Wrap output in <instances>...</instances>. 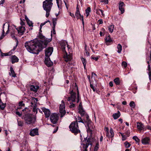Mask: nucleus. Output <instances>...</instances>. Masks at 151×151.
<instances>
[{
    "instance_id": "1",
    "label": "nucleus",
    "mask_w": 151,
    "mask_h": 151,
    "mask_svg": "<svg viewBox=\"0 0 151 151\" xmlns=\"http://www.w3.org/2000/svg\"><path fill=\"white\" fill-rule=\"evenodd\" d=\"M49 40V41L50 40ZM49 41L45 42V45L44 46L39 40H33L26 42L24 46L27 51L30 53L38 54L43 49L46 47Z\"/></svg>"
},
{
    "instance_id": "2",
    "label": "nucleus",
    "mask_w": 151,
    "mask_h": 151,
    "mask_svg": "<svg viewBox=\"0 0 151 151\" xmlns=\"http://www.w3.org/2000/svg\"><path fill=\"white\" fill-rule=\"evenodd\" d=\"M29 111L27 108H25L22 110L24 115L22 116V119L24 120L25 123L27 124H33L35 122L36 118V116L32 114H28Z\"/></svg>"
},
{
    "instance_id": "3",
    "label": "nucleus",
    "mask_w": 151,
    "mask_h": 151,
    "mask_svg": "<svg viewBox=\"0 0 151 151\" xmlns=\"http://www.w3.org/2000/svg\"><path fill=\"white\" fill-rule=\"evenodd\" d=\"M60 45L63 52H65L63 57L65 61L66 62L70 61L72 59V55L71 54L68 55L65 50L66 47H67L68 49L69 48L67 43L65 41H63L61 42Z\"/></svg>"
},
{
    "instance_id": "4",
    "label": "nucleus",
    "mask_w": 151,
    "mask_h": 151,
    "mask_svg": "<svg viewBox=\"0 0 151 151\" xmlns=\"http://www.w3.org/2000/svg\"><path fill=\"white\" fill-rule=\"evenodd\" d=\"M52 0H45L43 2V8L46 12V17H48L52 5Z\"/></svg>"
},
{
    "instance_id": "5",
    "label": "nucleus",
    "mask_w": 151,
    "mask_h": 151,
    "mask_svg": "<svg viewBox=\"0 0 151 151\" xmlns=\"http://www.w3.org/2000/svg\"><path fill=\"white\" fill-rule=\"evenodd\" d=\"M69 128L70 131L75 135L80 132L77 120L72 122L69 126Z\"/></svg>"
},
{
    "instance_id": "6",
    "label": "nucleus",
    "mask_w": 151,
    "mask_h": 151,
    "mask_svg": "<svg viewBox=\"0 0 151 151\" xmlns=\"http://www.w3.org/2000/svg\"><path fill=\"white\" fill-rule=\"evenodd\" d=\"M59 117L58 114L55 113L52 114L50 117V119L51 122L53 124L56 123Z\"/></svg>"
},
{
    "instance_id": "7",
    "label": "nucleus",
    "mask_w": 151,
    "mask_h": 151,
    "mask_svg": "<svg viewBox=\"0 0 151 151\" xmlns=\"http://www.w3.org/2000/svg\"><path fill=\"white\" fill-rule=\"evenodd\" d=\"M39 37L42 40V41H39L40 42V43H42V44L44 45V46H45V42H46L48 41H49V40H50L49 41V42H50L51 40L50 39H47V38H46L45 37L42 35V34L41 33L39 32V34L38 35Z\"/></svg>"
},
{
    "instance_id": "8",
    "label": "nucleus",
    "mask_w": 151,
    "mask_h": 151,
    "mask_svg": "<svg viewBox=\"0 0 151 151\" xmlns=\"http://www.w3.org/2000/svg\"><path fill=\"white\" fill-rule=\"evenodd\" d=\"M69 93L70 94V96L68 97L67 100L68 101H71L72 102H74L76 99V93L73 92V90L70 91Z\"/></svg>"
},
{
    "instance_id": "9",
    "label": "nucleus",
    "mask_w": 151,
    "mask_h": 151,
    "mask_svg": "<svg viewBox=\"0 0 151 151\" xmlns=\"http://www.w3.org/2000/svg\"><path fill=\"white\" fill-rule=\"evenodd\" d=\"M137 127L139 131L140 132L144 131L146 130L144 124L141 122L137 123Z\"/></svg>"
},
{
    "instance_id": "10",
    "label": "nucleus",
    "mask_w": 151,
    "mask_h": 151,
    "mask_svg": "<svg viewBox=\"0 0 151 151\" xmlns=\"http://www.w3.org/2000/svg\"><path fill=\"white\" fill-rule=\"evenodd\" d=\"M53 51L52 47H49L47 48L45 50V55L46 57H49L51 55Z\"/></svg>"
},
{
    "instance_id": "11",
    "label": "nucleus",
    "mask_w": 151,
    "mask_h": 151,
    "mask_svg": "<svg viewBox=\"0 0 151 151\" xmlns=\"http://www.w3.org/2000/svg\"><path fill=\"white\" fill-rule=\"evenodd\" d=\"M60 112L61 114V117H62L66 113L65 104H60Z\"/></svg>"
},
{
    "instance_id": "12",
    "label": "nucleus",
    "mask_w": 151,
    "mask_h": 151,
    "mask_svg": "<svg viewBox=\"0 0 151 151\" xmlns=\"http://www.w3.org/2000/svg\"><path fill=\"white\" fill-rule=\"evenodd\" d=\"M44 62L45 64L49 67L51 66L53 64L52 62L51 61L49 57H45Z\"/></svg>"
},
{
    "instance_id": "13",
    "label": "nucleus",
    "mask_w": 151,
    "mask_h": 151,
    "mask_svg": "<svg viewBox=\"0 0 151 151\" xmlns=\"http://www.w3.org/2000/svg\"><path fill=\"white\" fill-rule=\"evenodd\" d=\"M39 89V86L36 84H34L33 85H31L30 87V90L32 91L35 92H37Z\"/></svg>"
},
{
    "instance_id": "14",
    "label": "nucleus",
    "mask_w": 151,
    "mask_h": 151,
    "mask_svg": "<svg viewBox=\"0 0 151 151\" xmlns=\"http://www.w3.org/2000/svg\"><path fill=\"white\" fill-rule=\"evenodd\" d=\"M19 34H20L21 35H23L25 30V27L23 26H20L19 28H16Z\"/></svg>"
},
{
    "instance_id": "15",
    "label": "nucleus",
    "mask_w": 151,
    "mask_h": 151,
    "mask_svg": "<svg viewBox=\"0 0 151 151\" xmlns=\"http://www.w3.org/2000/svg\"><path fill=\"white\" fill-rule=\"evenodd\" d=\"M29 134L33 137L38 135V129L37 128L33 129L30 131Z\"/></svg>"
},
{
    "instance_id": "16",
    "label": "nucleus",
    "mask_w": 151,
    "mask_h": 151,
    "mask_svg": "<svg viewBox=\"0 0 151 151\" xmlns=\"http://www.w3.org/2000/svg\"><path fill=\"white\" fill-rule=\"evenodd\" d=\"M38 101L37 99L32 97L31 100L30 101L31 104V106L34 107V108L37 107V103Z\"/></svg>"
},
{
    "instance_id": "17",
    "label": "nucleus",
    "mask_w": 151,
    "mask_h": 151,
    "mask_svg": "<svg viewBox=\"0 0 151 151\" xmlns=\"http://www.w3.org/2000/svg\"><path fill=\"white\" fill-rule=\"evenodd\" d=\"M42 109V111L44 112L45 117L46 118L49 117L50 114V112L49 109L44 107H43Z\"/></svg>"
},
{
    "instance_id": "18",
    "label": "nucleus",
    "mask_w": 151,
    "mask_h": 151,
    "mask_svg": "<svg viewBox=\"0 0 151 151\" xmlns=\"http://www.w3.org/2000/svg\"><path fill=\"white\" fill-rule=\"evenodd\" d=\"M125 6L124 2L122 1H120L119 3V9L121 11V14H123L124 12V9L123 7Z\"/></svg>"
},
{
    "instance_id": "19",
    "label": "nucleus",
    "mask_w": 151,
    "mask_h": 151,
    "mask_svg": "<svg viewBox=\"0 0 151 151\" xmlns=\"http://www.w3.org/2000/svg\"><path fill=\"white\" fill-rule=\"evenodd\" d=\"M79 111L78 112L81 114V116H84L85 115V111L83 109V108L82 107V106L81 104H80L78 107Z\"/></svg>"
},
{
    "instance_id": "20",
    "label": "nucleus",
    "mask_w": 151,
    "mask_h": 151,
    "mask_svg": "<svg viewBox=\"0 0 151 151\" xmlns=\"http://www.w3.org/2000/svg\"><path fill=\"white\" fill-rule=\"evenodd\" d=\"M150 139L148 137H145L142 140V143L144 145L148 144L149 143Z\"/></svg>"
},
{
    "instance_id": "21",
    "label": "nucleus",
    "mask_w": 151,
    "mask_h": 151,
    "mask_svg": "<svg viewBox=\"0 0 151 151\" xmlns=\"http://www.w3.org/2000/svg\"><path fill=\"white\" fill-rule=\"evenodd\" d=\"M10 70L11 72L9 73V74L10 76H11L13 77H15L16 76V74L13 68L12 67H10Z\"/></svg>"
},
{
    "instance_id": "22",
    "label": "nucleus",
    "mask_w": 151,
    "mask_h": 151,
    "mask_svg": "<svg viewBox=\"0 0 151 151\" xmlns=\"http://www.w3.org/2000/svg\"><path fill=\"white\" fill-rule=\"evenodd\" d=\"M12 63H14L16 62H18L19 59L15 55H13L12 56Z\"/></svg>"
},
{
    "instance_id": "23",
    "label": "nucleus",
    "mask_w": 151,
    "mask_h": 151,
    "mask_svg": "<svg viewBox=\"0 0 151 151\" xmlns=\"http://www.w3.org/2000/svg\"><path fill=\"white\" fill-rule=\"evenodd\" d=\"M82 148L81 149L82 151H88L87 148L89 145L86 144H82Z\"/></svg>"
},
{
    "instance_id": "24",
    "label": "nucleus",
    "mask_w": 151,
    "mask_h": 151,
    "mask_svg": "<svg viewBox=\"0 0 151 151\" xmlns=\"http://www.w3.org/2000/svg\"><path fill=\"white\" fill-rule=\"evenodd\" d=\"M120 116V113L119 111H118L117 113H115L113 114V117L114 119H118Z\"/></svg>"
},
{
    "instance_id": "25",
    "label": "nucleus",
    "mask_w": 151,
    "mask_h": 151,
    "mask_svg": "<svg viewBox=\"0 0 151 151\" xmlns=\"http://www.w3.org/2000/svg\"><path fill=\"white\" fill-rule=\"evenodd\" d=\"M15 29L12 30L11 33V36L13 39L16 40V41H17L18 40L15 37Z\"/></svg>"
},
{
    "instance_id": "26",
    "label": "nucleus",
    "mask_w": 151,
    "mask_h": 151,
    "mask_svg": "<svg viewBox=\"0 0 151 151\" xmlns=\"http://www.w3.org/2000/svg\"><path fill=\"white\" fill-rule=\"evenodd\" d=\"M25 104L23 103V101H21L19 102L18 107L17 108V109H21L22 108V107L24 106Z\"/></svg>"
},
{
    "instance_id": "27",
    "label": "nucleus",
    "mask_w": 151,
    "mask_h": 151,
    "mask_svg": "<svg viewBox=\"0 0 151 151\" xmlns=\"http://www.w3.org/2000/svg\"><path fill=\"white\" fill-rule=\"evenodd\" d=\"M86 13V17H88L90 14L91 12V8L90 7H88L85 10Z\"/></svg>"
},
{
    "instance_id": "28",
    "label": "nucleus",
    "mask_w": 151,
    "mask_h": 151,
    "mask_svg": "<svg viewBox=\"0 0 151 151\" xmlns=\"http://www.w3.org/2000/svg\"><path fill=\"white\" fill-rule=\"evenodd\" d=\"M5 24H4L3 25L2 32V34L1 37H0V40H1L2 39L4 38V37L5 36V35H4L5 32L4 31V26L5 25Z\"/></svg>"
},
{
    "instance_id": "29",
    "label": "nucleus",
    "mask_w": 151,
    "mask_h": 151,
    "mask_svg": "<svg viewBox=\"0 0 151 151\" xmlns=\"http://www.w3.org/2000/svg\"><path fill=\"white\" fill-rule=\"evenodd\" d=\"M75 15L77 19H81V17H82V16L81 15L80 12H76Z\"/></svg>"
},
{
    "instance_id": "30",
    "label": "nucleus",
    "mask_w": 151,
    "mask_h": 151,
    "mask_svg": "<svg viewBox=\"0 0 151 151\" xmlns=\"http://www.w3.org/2000/svg\"><path fill=\"white\" fill-rule=\"evenodd\" d=\"M100 12L101 13V15L102 16H104V14L103 13V11L102 10L99 9H96V13L98 14V15H100Z\"/></svg>"
},
{
    "instance_id": "31",
    "label": "nucleus",
    "mask_w": 151,
    "mask_h": 151,
    "mask_svg": "<svg viewBox=\"0 0 151 151\" xmlns=\"http://www.w3.org/2000/svg\"><path fill=\"white\" fill-rule=\"evenodd\" d=\"M117 48L118 49L117 52L118 53H120L122 50V45L120 44H119L117 45Z\"/></svg>"
},
{
    "instance_id": "32",
    "label": "nucleus",
    "mask_w": 151,
    "mask_h": 151,
    "mask_svg": "<svg viewBox=\"0 0 151 151\" xmlns=\"http://www.w3.org/2000/svg\"><path fill=\"white\" fill-rule=\"evenodd\" d=\"M114 81L116 85H119L120 83L119 78H116L114 79Z\"/></svg>"
},
{
    "instance_id": "33",
    "label": "nucleus",
    "mask_w": 151,
    "mask_h": 151,
    "mask_svg": "<svg viewBox=\"0 0 151 151\" xmlns=\"http://www.w3.org/2000/svg\"><path fill=\"white\" fill-rule=\"evenodd\" d=\"M114 28V26L113 24L109 26L108 27V29L109 32L111 33H112L113 31Z\"/></svg>"
},
{
    "instance_id": "34",
    "label": "nucleus",
    "mask_w": 151,
    "mask_h": 151,
    "mask_svg": "<svg viewBox=\"0 0 151 151\" xmlns=\"http://www.w3.org/2000/svg\"><path fill=\"white\" fill-rule=\"evenodd\" d=\"M148 70L149 71L148 75L149 79H151V71L150 65L149 64L148 66Z\"/></svg>"
},
{
    "instance_id": "35",
    "label": "nucleus",
    "mask_w": 151,
    "mask_h": 151,
    "mask_svg": "<svg viewBox=\"0 0 151 151\" xmlns=\"http://www.w3.org/2000/svg\"><path fill=\"white\" fill-rule=\"evenodd\" d=\"M105 40L106 43L110 42L112 41L111 38L109 36L106 37Z\"/></svg>"
},
{
    "instance_id": "36",
    "label": "nucleus",
    "mask_w": 151,
    "mask_h": 151,
    "mask_svg": "<svg viewBox=\"0 0 151 151\" xmlns=\"http://www.w3.org/2000/svg\"><path fill=\"white\" fill-rule=\"evenodd\" d=\"M81 60L83 64L84 67L85 69H86V62L85 59L82 58H81Z\"/></svg>"
},
{
    "instance_id": "37",
    "label": "nucleus",
    "mask_w": 151,
    "mask_h": 151,
    "mask_svg": "<svg viewBox=\"0 0 151 151\" xmlns=\"http://www.w3.org/2000/svg\"><path fill=\"white\" fill-rule=\"evenodd\" d=\"M110 137L111 138H112L114 136V133L113 129L111 128L110 129Z\"/></svg>"
},
{
    "instance_id": "38",
    "label": "nucleus",
    "mask_w": 151,
    "mask_h": 151,
    "mask_svg": "<svg viewBox=\"0 0 151 151\" xmlns=\"http://www.w3.org/2000/svg\"><path fill=\"white\" fill-rule=\"evenodd\" d=\"M57 20V18H54L52 19V23L53 24V26L55 27L56 25V21Z\"/></svg>"
},
{
    "instance_id": "39",
    "label": "nucleus",
    "mask_w": 151,
    "mask_h": 151,
    "mask_svg": "<svg viewBox=\"0 0 151 151\" xmlns=\"http://www.w3.org/2000/svg\"><path fill=\"white\" fill-rule=\"evenodd\" d=\"M129 105L132 108H134L135 107V105L134 101H131L129 104Z\"/></svg>"
},
{
    "instance_id": "40",
    "label": "nucleus",
    "mask_w": 151,
    "mask_h": 151,
    "mask_svg": "<svg viewBox=\"0 0 151 151\" xmlns=\"http://www.w3.org/2000/svg\"><path fill=\"white\" fill-rule=\"evenodd\" d=\"M86 144L88 145H92V144L91 142V139L90 138H88Z\"/></svg>"
},
{
    "instance_id": "41",
    "label": "nucleus",
    "mask_w": 151,
    "mask_h": 151,
    "mask_svg": "<svg viewBox=\"0 0 151 151\" xmlns=\"http://www.w3.org/2000/svg\"><path fill=\"white\" fill-rule=\"evenodd\" d=\"M27 22L28 24L30 27L32 26L33 27V23L32 22V21L29 20H27Z\"/></svg>"
},
{
    "instance_id": "42",
    "label": "nucleus",
    "mask_w": 151,
    "mask_h": 151,
    "mask_svg": "<svg viewBox=\"0 0 151 151\" xmlns=\"http://www.w3.org/2000/svg\"><path fill=\"white\" fill-rule=\"evenodd\" d=\"M133 139H134L137 142H139L140 140L137 136H134Z\"/></svg>"
},
{
    "instance_id": "43",
    "label": "nucleus",
    "mask_w": 151,
    "mask_h": 151,
    "mask_svg": "<svg viewBox=\"0 0 151 151\" xmlns=\"http://www.w3.org/2000/svg\"><path fill=\"white\" fill-rule=\"evenodd\" d=\"M99 143L98 142H97L96 143V145L95 146L94 148V151H97L99 149Z\"/></svg>"
},
{
    "instance_id": "44",
    "label": "nucleus",
    "mask_w": 151,
    "mask_h": 151,
    "mask_svg": "<svg viewBox=\"0 0 151 151\" xmlns=\"http://www.w3.org/2000/svg\"><path fill=\"white\" fill-rule=\"evenodd\" d=\"M18 125L19 126H22L23 124V122L21 121H18L17 120Z\"/></svg>"
},
{
    "instance_id": "45",
    "label": "nucleus",
    "mask_w": 151,
    "mask_h": 151,
    "mask_svg": "<svg viewBox=\"0 0 151 151\" xmlns=\"http://www.w3.org/2000/svg\"><path fill=\"white\" fill-rule=\"evenodd\" d=\"M124 145L127 148L129 147L131 145L129 143H128L127 142H126L124 143Z\"/></svg>"
},
{
    "instance_id": "46",
    "label": "nucleus",
    "mask_w": 151,
    "mask_h": 151,
    "mask_svg": "<svg viewBox=\"0 0 151 151\" xmlns=\"http://www.w3.org/2000/svg\"><path fill=\"white\" fill-rule=\"evenodd\" d=\"M122 66L125 68L127 66V63L125 61H123L122 64Z\"/></svg>"
},
{
    "instance_id": "47",
    "label": "nucleus",
    "mask_w": 151,
    "mask_h": 151,
    "mask_svg": "<svg viewBox=\"0 0 151 151\" xmlns=\"http://www.w3.org/2000/svg\"><path fill=\"white\" fill-rule=\"evenodd\" d=\"M86 119V122H90V120H89V116L87 114H86L85 115H84Z\"/></svg>"
},
{
    "instance_id": "48",
    "label": "nucleus",
    "mask_w": 151,
    "mask_h": 151,
    "mask_svg": "<svg viewBox=\"0 0 151 151\" xmlns=\"http://www.w3.org/2000/svg\"><path fill=\"white\" fill-rule=\"evenodd\" d=\"M85 53H86V55L87 56H89L90 55L89 53L88 52L87 50H86V45H85Z\"/></svg>"
},
{
    "instance_id": "49",
    "label": "nucleus",
    "mask_w": 151,
    "mask_h": 151,
    "mask_svg": "<svg viewBox=\"0 0 151 151\" xmlns=\"http://www.w3.org/2000/svg\"><path fill=\"white\" fill-rule=\"evenodd\" d=\"M50 21L49 20H48L47 21H45V22H44V23H42L40 25V27L41 28H42V27L45 25L48 22H49Z\"/></svg>"
},
{
    "instance_id": "50",
    "label": "nucleus",
    "mask_w": 151,
    "mask_h": 151,
    "mask_svg": "<svg viewBox=\"0 0 151 151\" xmlns=\"http://www.w3.org/2000/svg\"><path fill=\"white\" fill-rule=\"evenodd\" d=\"M90 87L93 89V91L94 92H95V89L94 88V87L93 86V85L91 83V82H90Z\"/></svg>"
},
{
    "instance_id": "51",
    "label": "nucleus",
    "mask_w": 151,
    "mask_h": 151,
    "mask_svg": "<svg viewBox=\"0 0 151 151\" xmlns=\"http://www.w3.org/2000/svg\"><path fill=\"white\" fill-rule=\"evenodd\" d=\"M78 122H81L82 123L84 124V122H83V121L81 120V117H78Z\"/></svg>"
},
{
    "instance_id": "52",
    "label": "nucleus",
    "mask_w": 151,
    "mask_h": 151,
    "mask_svg": "<svg viewBox=\"0 0 151 151\" xmlns=\"http://www.w3.org/2000/svg\"><path fill=\"white\" fill-rule=\"evenodd\" d=\"M55 27H52V31H51V32H52L53 34H55L56 33L55 31Z\"/></svg>"
},
{
    "instance_id": "53",
    "label": "nucleus",
    "mask_w": 151,
    "mask_h": 151,
    "mask_svg": "<svg viewBox=\"0 0 151 151\" xmlns=\"http://www.w3.org/2000/svg\"><path fill=\"white\" fill-rule=\"evenodd\" d=\"M16 114L19 116L21 117V116L22 115V113H20L19 111H16L15 113Z\"/></svg>"
},
{
    "instance_id": "54",
    "label": "nucleus",
    "mask_w": 151,
    "mask_h": 151,
    "mask_svg": "<svg viewBox=\"0 0 151 151\" xmlns=\"http://www.w3.org/2000/svg\"><path fill=\"white\" fill-rule=\"evenodd\" d=\"M1 55L2 56H7L9 55V53H2L1 52Z\"/></svg>"
},
{
    "instance_id": "55",
    "label": "nucleus",
    "mask_w": 151,
    "mask_h": 151,
    "mask_svg": "<svg viewBox=\"0 0 151 151\" xmlns=\"http://www.w3.org/2000/svg\"><path fill=\"white\" fill-rule=\"evenodd\" d=\"M91 59H93L95 60L96 61H97L99 58V57H94L93 56H91Z\"/></svg>"
},
{
    "instance_id": "56",
    "label": "nucleus",
    "mask_w": 151,
    "mask_h": 151,
    "mask_svg": "<svg viewBox=\"0 0 151 151\" xmlns=\"http://www.w3.org/2000/svg\"><path fill=\"white\" fill-rule=\"evenodd\" d=\"M101 2H104L105 4H107L108 3V0H103L101 1Z\"/></svg>"
},
{
    "instance_id": "57",
    "label": "nucleus",
    "mask_w": 151,
    "mask_h": 151,
    "mask_svg": "<svg viewBox=\"0 0 151 151\" xmlns=\"http://www.w3.org/2000/svg\"><path fill=\"white\" fill-rule=\"evenodd\" d=\"M81 20L82 22V24L83 26V27H84V18L83 16H82V18L81 19Z\"/></svg>"
},
{
    "instance_id": "58",
    "label": "nucleus",
    "mask_w": 151,
    "mask_h": 151,
    "mask_svg": "<svg viewBox=\"0 0 151 151\" xmlns=\"http://www.w3.org/2000/svg\"><path fill=\"white\" fill-rule=\"evenodd\" d=\"M98 22L99 24H101L103 23V22L102 19H100L98 21Z\"/></svg>"
},
{
    "instance_id": "59",
    "label": "nucleus",
    "mask_w": 151,
    "mask_h": 151,
    "mask_svg": "<svg viewBox=\"0 0 151 151\" xmlns=\"http://www.w3.org/2000/svg\"><path fill=\"white\" fill-rule=\"evenodd\" d=\"M75 105L74 104H72L70 105L69 107L70 108H72L75 107Z\"/></svg>"
},
{
    "instance_id": "60",
    "label": "nucleus",
    "mask_w": 151,
    "mask_h": 151,
    "mask_svg": "<svg viewBox=\"0 0 151 151\" xmlns=\"http://www.w3.org/2000/svg\"><path fill=\"white\" fill-rule=\"evenodd\" d=\"M146 128L147 129L151 130V126L149 125H147Z\"/></svg>"
},
{
    "instance_id": "61",
    "label": "nucleus",
    "mask_w": 151,
    "mask_h": 151,
    "mask_svg": "<svg viewBox=\"0 0 151 151\" xmlns=\"http://www.w3.org/2000/svg\"><path fill=\"white\" fill-rule=\"evenodd\" d=\"M122 140L123 141L125 140L126 138V136L125 135H122Z\"/></svg>"
},
{
    "instance_id": "62",
    "label": "nucleus",
    "mask_w": 151,
    "mask_h": 151,
    "mask_svg": "<svg viewBox=\"0 0 151 151\" xmlns=\"http://www.w3.org/2000/svg\"><path fill=\"white\" fill-rule=\"evenodd\" d=\"M70 15L72 17L75 18L74 14L73 13H72L71 12L70 13Z\"/></svg>"
},
{
    "instance_id": "63",
    "label": "nucleus",
    "mask_w": 151,
    "mask_h": 151,
    "mask_svg": "<svg viewBox=\"0 0 151 151\" xmlns=\"http://www.w3.org/2000/svg\"><path fill=\"white\" fill-rule=\"evenodd\" d=\"M20 24L21 25V26H23L24 24V22L22 21V20L21 19Z\"/></svg>"
},
{
    "instance_id": "64",
    "label": "nucleus",
    "mask_w": 151,
    "mask_h": 151,
    "mask_svg": "<svg viewBox=\"0 0 151 151\" xmlns=\"http://www.w3.org/2000/svg\"><path fill=\"white\" fill-rule=\"evenodd\" d=\"M106 136L109 138H110V134L108 131H107L106 132Z\"/></svg>"
}]
</instances>
